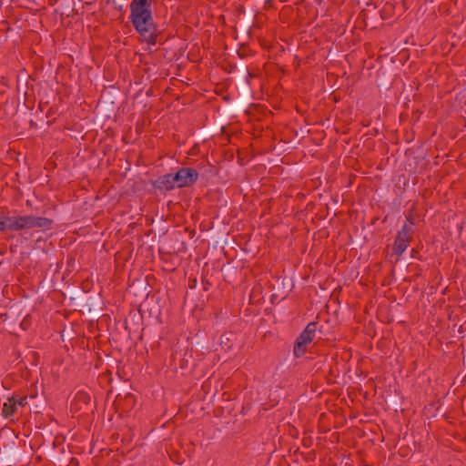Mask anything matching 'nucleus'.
<instances>
[{
  "label": "nucleus",
  "mask_w": 466,
  "mask_h": 466,
  "mask_svg": "<svg viewBox=\"0 0 466 466\" xmlns=\"http://www.w3.org/2000/svg\"><path fill=\"white\" fill-rule=\"evenodd\" d=\"M155 0H132L129 5V20L135 32L148 46L163 45L165 28L157 25L153 16L152 5Z\"/></svg>",
  "instance_id": "obj_1"
},
{
  "label": "nucleus",
  "mask_w": 466,
  "mask_h": 466,
  "mask_svg": "<svg viewBox=\"0 0 466 466\" xmlns=\"http://www.w3.org/2000/svg\"><path fill=\"white\" fill-rule=\"evenodd\" d=\"M256 76L255 74L251 73L245 66L244 63H238V86L240 96L236 102L231 104L226 108L228 114L238 113L242 111L248 105L251 91V79Z\"/></svg>",
  "instance_id": "obj_2"
},
{
  "label": "nucleus",
  "mask_w": 466,
  "mask_h": 466,
  "mask_svg": "<svg viewBox=\"0 0 466 466\" xmlns=\"http://www.w3.org/2000/svg\"><path fill=\"white\" fill-rule=\"evenodd\" d=\"M106 305L100 292L83 290V297L78 299L77 310L88 317L96 318L104 310Z\"/></svg>",
  "instance_id": "obj_3"
},
{
  "label": "nucleus",
  "mask_w": 466,
  "mask_h": 466,
  "mask_svg": "<svg viewBox=\"0 0 466 466\" xmlns=\"http://www.w3.org/2000/svg\"><path fill=\"white\" fill-rule=\"evenodd\" d=\"M171 359L174 369L179 370L182 375L192 373L198 365L192 350H176L172 352Z\"/></svg>",
  "instance_id": "obj_4"
},
{
  "label": "nucleus",
  "mask_w": 466,
  "mask_h": 466,
  "mask_svg": "<svg viewBox=\"0 0 466 466\" xmlns=\"http://www.w3.org/2000/svg\"><path fill=\"white\" fill-rule=\"evenodd\" d=\"M198 178V172L192 167H180L176 173H172V179L177 188L193 186Z\"/></svg>",
  "instance_id": "obj_5"
},
{
  "label": "nucleus",
  "mask_w": 466,
  "mask_h": 466,
  "mask_svg": "<svg viewBox=\"0 0 466 466\" xmlns=\"http://www.w3.org/2000/svg\"><path fill=\"white\" fill-rule=\"evenodd\" d=\"M137 399L132 392L123 391L117 394L115 404L123 412H129L136 406Z\"/></svg>",
  "instance_id": "obj_6"
},
{
  "label": "nucleus",
  "mask_w": 466,
  "mask_h": 466,
  "mask_svg": "<svg viewBox=\"0 0 466 466\" xmlns=\"http://www.w3.org/2000/svg\"><path fill=\"white\" fill-rule=\"evenodd\" d=\"M151 185L154 189L165 193L177 188L174 179H172V173H167L157 177L155 180H151Z\"/></svg>",
  "instance_id": "obj_7"
},
{
  "label": "nucleus",
  "mask_w": 466,
  "mask_h": 466,
  "mask_svg": "<svg viewBox=\"0 0 466 466\" xmlns=\"http://www.w3.org/2000/svg\"><path fill=\"white\" fill-rule=\"evenodd\" d=\"M90 404H91L90 395L87 392L80 390L76 394V396L74 398V400L71 404V410L74 409L76 410L86 411L89 410Z\"/></svg>",
  "instance_id": "obj_8"
},
{
  "label": "nucleus",
  "mask_w": 466,
  "mask_h": 466,
  "mask_svg": "<svg viewBox=\"0 0 466 466\" xmlns=\"http://www.w3.org/2000/svg\"><path fill=\"white\" fill-rule=\"evenodd\" d=\"M413 236L402 235L400 232H397L392 246V251L394 255L400 256L408 248L410 242L412 240Z\"/></svg>",
  "instance_id": "obj_9"
},
{
  "label": "nucleus",
  "mask_w": 466,
  "mask_h": 466,
  "mask_svg": "<svg viewBox=\"0 0 466 466\" xmlns=\"http://www.w3.org/2000/svg\"><path fill=\"white\" fill-rule=\"evenodd\" d=\"M16 211H2L0 214V231L5 232L6 230L13 231L14 221L16 218Z\"/></svg>",
  "instance_id": "obj_10"
},
{
  "label": "nucleus",
  "mask_w": 466,
  "mask_h": 466,
  "mask_svg": "<svg viewBox=\"0 0 466 466\" xmlns=\"http://www.w3.org/2000/svg\"><path fill=\"white\" fill-rule=\"evenodd\" d=\"M27 221L29 224V229L34 228L49 229L53 224V220L50 218L32 215H27Z\"/></svg>",
  "instance_id": "obj_11"
},
{
  "label": "nucleus",
  "mask_w": 466,
  "mask_h": 466,
  "mask_svg": "<svg viewBox=\"0 0 466 466\" xmlns=\"http://www.w3.org/2000/svg\"><path fill=\"white\" fill-rule=\"evenodd\" d=\"M17 410V401L15 395L9 397L7 401L4 403L2 409V415L5 418H10L15 415Z\"/></svg>",
  "instance_id": "obj_12"
},
{
  "label": "nucleus",
  "mask_w": 466,
  "mask_h": 466,
  "mask_svg": "<svg viewBox=\"0 0 466 466\" xmlns=\"http://www.w3.org/2000/svg\"><path fill=\"white\" fill-rule=\"evenodd\" d=\"M311 342L306 341V339L299 335V337L296 339L294 342L293 347V354L295 358H300L302 357L305 352L307 351V346L310 344Z\"/></svg>",
  "instance_id": "obj_13"
},
{
  "label": "nucleus",
  "mask_w": 466,
  "mask_h": 466,
  "mask_svg": "<svg viewBox=\"0 0 466 466\" xmlns=\"http://www.w3.org/2000/svg\"><path fill=\"white\" fill-rule=\"evenodd\" d=\"M236 339V334L233 332H225L220 336L219 344L221 349L225 351L232 350L234 340Z\"/></svg>",
  "instance_id": "obj_14"
},
{
  "label": "nucleus",
  "mask_w": 466,
  "mask_h": 466,
  "mask_svg": "<svg viewBox=\"0 0 466 466\" xmlns=\"http://www.w3.org/2000/svg\"><path fill=\"white\" fill-rule=\"evenodd\" d=\"M317 329L318 322L312 321L306 326L305 329L299 335L302 336L306 341L312 342L317 336Z\"/></svg>",
  "instance_id": "obj_15"
},
{
  "label": "nucleus",
  "mask_w": 466,
  "mask_h": 466,
  "mask_svg": "<svg viewBox=\"0 0 466 466\" xmlns=\"http://www.w3.org/2000/svg\"><path fill=\"white\" fill-rule=\"evenodd\" d=\"M13 231H20L24 229H29V224L27 221V215L21 216L17 215L15 221H14Z\"/></svg>",
  "instance_id": "obj_16"
},
{
  "label": "nucleus",
  "mask_w": 466,
  "mask_h": 466,
  "mask_svg": "<svg viewBox=\"0 0 466 466\" xmlns=\"http://www.w3.org/2000/svg\"><path fill=\"white\" fill-rule=\"evenodd\" d=\"M83 290H86L84 283L78 288H70L67 289V295L70 300L75 301L76 306L78 305V299L83 297Z\"/></svg>",
  "instance_id": "obj_17"
},
{
  "label": "nucleus",
  "mask_w": 466,
  "mask_h": 466,
  "mask_svg": "<svg viewBox=\"0 0 466 466\" xmlns=\"http://www.w3.org/2000/svg\"><path fill=\"white\" fill-rule=\"evenodd\" d=\"M237 54L240 58H245V57L248 56L249 55H251V50L249 49V46L248 44L243 43L240 45L239 48L238 49Z\"/></svg>",
  "instance_id": "obj_18"
},
{
  "label": "nucleus",
  "mask_w": 466,
  "mask_h": 466,
  "mask_svg": "<svg viewBox=\"0 0 466 466\" xmlns=\"http://www.w3.org/2000/svg\"><path fill=\"white\" fill-rule=\"evenodd\" d=\"M106 5H110L116 11H123L126 0H106Z\"/></svg>",
  "instance_id": "obj_19"
},
{
  "label": "nucleus",
  "mask_w": 466,
  "mask_h": 466,
  "mask_svg": "<svg viewBox=\"0 0 466 466\" xmlns=\"http://www.w3.org/2000/svg\"><path fill=\"white\" fill-rule=\"evenodd\" d=\"M222 68L228 73H233L238 69V64L232 63L230 61H223L221 65Z\"/></svg>",
  "instance_id": "obj_20"
},
{
  "label": "nucleus",
  "mask_w": 466,
  "mask_h": 466,
  "mask_svg": "<svg viewBox=\"0 0 466 466\" xmlns=\"http://www.w3.org/2000/svg\"><path fill=\"white\" fill-rule=\"evenodd\" d=\"M18 451L16 450H11L8 451L6 453L4 454V461L5 463H12L14 457L18 455Z\"/></svg>",
  "instance_id": "obj_21"
},
{
  "label": "nucleus",
  "mask_w": 466,
  "mask_h": 466,
  "mask_svg": "<svg viewBox=\"0 0 466 466\" xmlns=\"http://www.w3.org/2000/svg\"><path fill=\"white\" fill-rule=\"evenodd\" d=\"M250 22H251L250 15H248V16L245 18L244 22H243V27H242V30H241V35H243V34H244V31H245L246 29H248V34L249 35L250 30H251V28H252V25H250Z\"/></svg>",
  "instance_id": "obj_22"
},
{
  "label": "nucleus",
  "mask_w": 466,
  "mask_h": 466,
  "mask_svg": "<svg viewBox=\"0 0 466 466\" xmlns=\"http://www.w3.org/2000/svg\"><path fill=\"white\" fill-rule=\"evenodd\" d=\"M399 232L402 233V235H408V236H412L413 235V230H412V228L411 226L408 225L407 223H405L401 229L399 230Z\"/></svg>",
  "instance_id": "obj_23"
},
{
  "label": "nucleus",
  "mask_w": 466,
  "mask_h": 466,
  "mask_svg": "<svg viewBox=\"0 0 466 466\" xmlns=\"http://www.w3.org/2000/svg\"><path fill=\"white\" fill-rule=\"evenodd\" d=\"M201 284L204 291H208L210 287L212 286V283L204 277H202Z\"/></svg>",
  "instance_id": "obj_24"
},
{
  "label": "nucleus",
  "mask_w": 466,
  "mask_h": 466,
  "mask_svg": "<svg viewBox=\"0 0 466 466\" xmlns=\"http://www.w3.org/2000/svg\"><path fill=\"white\" fill-rule=\"evenodd\" d=\"M16 401H17V406H20V407H25L28 404L26 396L20 397L18 399L16 398Z\"/></svg>",
  "instance_id": "obj_25"
},
{
  "label": "nucleus",
  "mask_w": 466,
  "mask_h": 466,
  "mask_svg": "<svg viewBox=\"0 0 466 466\" xmlns=\"http://www.w3.org/2000/svg\"><path fill=\"white\" fill-rule=\"evenodd\" d=\"M410 267L413 268V271H414V277H420L421 275V272H422V268H420V265L416 264V265H410Z\"/></svg>",
  "instance_id": "obj_26"
},
{
  "label": "nucleus",
  "mask_w": 466,
  "mask_h": 466,
  "mask_svg": "<svg viewBox=\"0 0 466 466\" xmlns=\"http://www.w3.org/2000/svg\"><path fill=\"white\" fill-rule=\"evenodd\" d=\"M197 284H198V280H197V279H196V278H189V279H188V284H187V286H188V288H189L190 289H196V288H197Z\"/></svg>",
  "instance_id": "obj_27"
},
{
  "label": "nucleus",
  "mask_w": 466,
  "mask_h": 466,
  "mask_svg": "<svg viewBox=\"0 0 466 466\" xmlns=\"http://www.w3.org/2000/svg\"><path fill=\"white\" fill-rule=\"evenodd\" d=\"M302 445L306 448H309L312 445V439L310 437H304L302 439Z\"/></svg>",
  "instance_id": "obj_28"
},
{
  "label": "nucleus",
  "mask_w": 466,
  "mask_h": 466,
  "mask_svg": "<svg viewBox=\"0 0 466 466\" xmlns=\"http://www.w3.org/2000/svg\"><path fill=\"white\" fill-rule=\"evenodd\" d=\"M406 223L410 226H414L416 224V219L413 218L411 214L406 217Z\"/></svg>",
  "instance_id": "obj_29"
},
{
  "label": "nucleus",
  "mask_w": 466,
  "mask_h": 466,
  "mask_svg": "<svg viewBox=\"0 0 466 466\" xmlns=\"http://www.w3.org/2000/svg\"><path fill=\"white\" fill-rule=\"evenodd\" d=\"M410 256L413 258H417L419 260H422L421 257L420 256L419 250H417L416 248H412L411 249Z\"/></svg>",
  "instance_id": "obj_30"
},
{
  "label": "nucleus",
  "mask_w": 466,
  "mask_h": 466,
  "mask_svg": "<svg viewBox=\"0 0 466 466\" xmlns=\"http://www.w3.org/2000/svg\"><path fill=\"white\" fill-rule=\"evenodd\" d=\"M229 268H230V265H229V263H228L227 265H225V264H224V265L222 266L221 270H223V271H225V272H228V271L229 270Z\"/></svg>",
  "instance_id": "obj_31"
},
{
  "label": "nucleus",
  "mask_w": 466,
  "mask_h": 466,
  "mask_svg": "<svg viewBox=\"0 0 466 466\" xmlns=\"http://www.w3.org/2000/svg\"><path fill=\"white\" fill-rule=\"evenodd\" d=\"M323 329H324V326L323 325H319L318 324V329H317V333H319V335L323 334Z\"/></svg>",
  "instance_id": "obj_32"
},
{
  "label": "nucleus",
  "mask_w": 466,
  "mask_h": 466,
  "mask_svg": "<svg viewBox=\"0 0 466 466\" xmlns=\"http://www.w3.org/2000/svg\"><path fill=\"white\" fill-rule=\"evenodd\" d=\"M215 130H216V127H212V128H209V129L206 132V134H207V135H208V134H210L211 132H213V131H215Z\"/></svg>",
  "instance_id": "obj_33"
},
{
  "label": "nucleus",
  "mask_w": 466,
  "mask_h": 466,
  "mask_svg": "<svg viewBox=\"0 0 466 466\" xmlns=\"http://www.w3.org/2000/svg\"><path fill=\"white\" fill-rule=\"evenodd\" d=\"M25 319H24V320L22 321V323H21V326H22V328H23L24 329H26V328H25L26 323H25Z\"/></svg>",
  "instance_id": "obj_34"
},
{
  "label": "nucleus",
  "mask_w": 466,
  "mask_h": 466,
  "mask_svg": "<svg viewBox=\"0 0 466 466\" xmlns=\"http://www.w3.org/2000/svg\"><path fill=\"white\" fill-rule=\"evenodd\" d=\"M25 319H24V320L22 321V323H21V326H22V328H23L24 329H26V328H25L26 323H25Z\"/></svg>",
  "instance_id": "obj_35"
},
{
  "label": "nucleus",
  "mask_w": 466,
  "mask_h": 466,
  "mask_svg": "<svg viewBox=\"0 0 466 466\" xmlns=\"http://www.w3.org/2000/svg\"><path fill=\"white\" fill-rule=\"evenodd\" d=\"M458 332H459L460 334H462V333H463V328H462V326H460V327H459Z\"/></svg>",
  "instance_id": "obj_36"
},
{
  "label": "nucleus",
  "mask_w": 466,
  "mask_h": 466,
  "mask_svg": "<svg viewBox=\"0 0 466 466\" xmlns=\"http://www.w3.org/2000/svg\"><path fill=\"white\" fill-rule=\"evenodd\" d=\"M223 99H224V100H226V101H229L231 98H230V96H225L223 97Z\"/></svg>",
  "instance_id": "obj_37"
},
{
  "label": "nucleus",
  "mask_w": 466,
  "mask_h": 466,
  "mask_svg": "<svg viewBox=\"0 0 466 466\" xmlns=\"http://www.w3.org/2000/svg\"><path fill=\"white\" fill-rule=\"evenodd\" d=\"M279 1L284 3V2H287L288 0H279Z\"/></svg>",
  "instance_id": "obj_38"
}]
</instances>
